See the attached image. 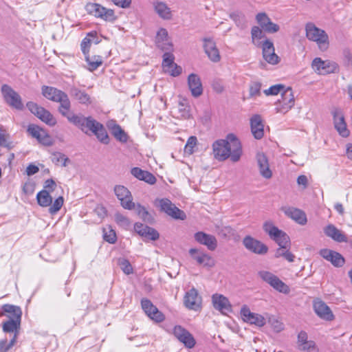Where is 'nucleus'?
I'll use <instances>...</instances> for the list:
<instances>
[{"label":"nucleus","instance_id":"e433bc0d","mask_svg":"<svg viewBox=\"0 0 352 352\" xmlns=\"http://www.w3.org/2000/svg\"><path fill=\"white\" fill-rule=\"evenodd\" d=\"M70 95L75 100H78L81 104L91 103L90 96L84 91H82L76 87H72L70 89Z\"/></svg>","mask_w":352,"mask_h":352},{"label":"nucleus","instance_id":"20e7f679","mask_svg":"<svg viewBox=\"0 0 352 352\" xmlns=\"http://www.w3.org/2000/svg\"><path fill=\"white\" fill-rule=\"evenodd\" d=\"M2 310L3 312H14L15 315L14 318L9 319L6 322H3L2 324V329L6 333H14V336H16V338L20 329L22 316V311L21 308L18 306L6 304L2 307Z\"/></svg>","mask_w":352,"mask_h":352},{"label":"nucleus","instance_id":"4c0bfd02","mask_svg":"<svg viewBox=\"0 0 352 352\" xmlns=\"http://www.w3.org/2000/svg\"><path fill=\"white\" fill-rule=\"evenodd\" d=\"M137 214L147 223H153L154 218L152 214L146 209V208L140 204H135V208Z\"/></svg>","mask_w":352,"mask_h":352},{"label":"nucleus","instance_id":"ddd939ff","mask_svg":"<svg viewBox=\"0 0 352 352\" xmlns=\"http://www.w3.org/2000/svg\"><path fill=\"white\" fill-rule=\"evenodd\" d=\"M189 254L199 265L204 267L212 268L216 264L214 258L199 249L191 248L189 250Z\"/></svg>","mask_w":352,"mask_h":352},{"label":"nucleus","instance_id":"f704fd0d","mask_svg":"<svg viewBox=\"0 0 352 352\" xmlns=\"http://www.w3.org/2000/svg\"><path fill=\"white\" fill-rule=\"evenodd\" d=\"M153 4L155 11L162 19L166 20L171 19L172 12L165 2L156 1Z\"/></svg>","mask_w":352,"mask_h":352},{"label":"nucleus","instance_id":"052dcab7","mask_svg":"<svg viewBox=\"0 0 352 352\" xmlns=\"http://www.w3.org/2000/svg\"><path fill=\"white\" fill-rule=\"evenodd\" d=\"M261 84L258 82H252L250 86V96L254 97L261 94Z\"/></svg>","mask_w":352,"mask_h":352},{"label":"nucleus","instance_id":"f8f14e48","mask_svg":"<svg viewBox=\"0 0 352 352\" xmlns=\"http://www.w3.org/2000/svg\"><path fill=\"white\" fill-rule=\"evenodd\" d=\"M114 192L124 209L131 210L135 208V203L132 201L131 192L125 186L122 185L116 186Z\"/></svg>","mask_w":352,"mask_h":352},{"label":"nucleus","instance_id":"c756f323","mask_svg":"<svg viewBox=\"0 0 352 352\" xmlns=\"http://www.w3.org/2000/svg\"><path fill=\"white\" fill-rule=\"evenodd\" d=\"M285 214L300 225L306 224L307 219L305 213L300 209L287 207L283 208Z\"/></svg>","mask_w":352,"mask_h":352},{"label":"nucleus","instance_id":"09e8293b","mask_svg":"<svg viewBox=\"0 0 352 352\" xmlns=\"http://www.w3.org/2000/svg\"><path fill=\"white\" fill-rule=\"evenodd\" d=\"M141 236L146 239L156 241L159 239L160 234L155 229L153 228H146V232H142Z\"/></svg>","mask_w":352,"mask_h":352},{"label":"nucleus","instance_id":"f3484780","mask_svg":"<svg viewBox=\"0 0 352 352\" xmlns=\"http://www.w3.org/2000/svg\"><path fill=\"white\" fill-rule=\"evenodd\" d=\"M243 245L248 250L256 254H265L268 251L267 245L250 236L243 239Z\"/></svg>","mask_w":352,"mask_h":352},{"label":"nucleus","instance_id":"79ce46f5","mask_svg":"<svg viewBox=\"0 0 352 352\" xmlns=\"http://www.w3.org/2000/svg\"><path fill=\"white\" fill-rule=\"evenodd\" d=\"M114 217L116 222L121 228L127 230L131 226V221L127 217L124 216V214L120 212H116L115 214Z\"/></svg>","mask_w":352,"mask_h":352},{"label":"nucleus","instance_id":"864d4df0","mask_svg":"<svg viewBox=\"0 0 352 352\" xmlns=\"http://www.w3.org/2000/svg\"><path fill=\"white\" fill-rule=\"evenodd\" d=\"M64 199L62 196L58 197L55 199L53 204L50 207L49 212L50 214H54L60 210L63 205Z\"/></svg>","mask_w":352,"mask_h":352},{"label":"nucleus","instance_id":"c9c22d12","mask_svg":"<svg viewBox=\"0 0 352 352\" xmlns=\"http://www.w3.org/2000/svg\"><path fill=\"white\" fill-rule=\"evenodd\" d=\"M177 118L181 119H188L191 117L190 107L186 99H182L178 103L177 109Z\"/></svg>","mask_w":352,"mask_h":352},{"label":"nucleus","instance_id":"9b49d317","mask_svg":"<svg viewBox=\"0 0 352 352\" xmlns=\"http://www.w3.org/2000/svg\"><path fill=\"white\" fill-rule=\"evenodd\" d=\"M159 207L162 212L174 219L184 220L186 218L185 212L178 208L168 199H160Z\"/></svg>","mask_w":352,"mask_h":352},{"label":"nucleus","instance_id":"c85d7f7f","mask_svg":"<svg viewBox=\"0 0 352 352\" xmlns=\"http://www.w3.org/2000/svg\"><path fill=\"white\" fill-rule=\"evenodd\" d=\"M314 309L319 317L327 320H332L333 319V314L330 308L322 300H318L314 301Z\"/></svg>","mask_w":352,"mask_h":352},{"label":"nucleus","instance_id":"cd10ccee","mask_svg":"<svg viewBox=\"0 0 352 352\" xmlns=\"http://www.w3.org/2000/svg\"><path fill=\"white\" fill-rule=\"evenodd\" d=\"M188 85L191 94L197 98L203 93V87L200 78L195 74H190L188 77Z\"/></svg>","mask_w":352,"mask_h":352},{"label":"nucleus","instance_id":"6ab92c4d","mask_svg":"<svg viewBox=\"0 0 352 352\" xmlns=\"http://www.w3.org/2000/svg\"><path fill=\"white\" fill-rule=\"evenodd\" d=\"M162 67L165 73L174 77L178 76L182 72V68L174 63V56L170 52L164 53Z\"/></svg>","mask_w":352,"mask_h":352},{"label":"nucleus","instance_id":"aec40b11","mask_svg":"<svg viewBox=\"0 0 352 352\" xmlns=\"http://www.w3.org/2000/svg\"><path fill=\"white\" fill-rule=\"evenodd\" d=\"M185 307L190 310L198 311L201 307V297L199 296L197 289L195 288L188 291L184 298Z\"/></svg>","mask_w":352,"mask_h":352},{"label":"nucleus","instance_id":"37998d69","mask_svg":"<svg viewBox=\"0 0 352 352\" xmlns=\"http://www.w3.org/2000/svg\"><path fill=\"white\" fill-rule=\"evenodd\" d=\"M86 61L89 65V70L94 71L102 64V58L100 56H94L92 57L86 56Z\"/></svg>","mask_w":352,"mask_h":352},{"label":"nucleus","instance_id":"2eb2a0df","mask_svg":"<svg viewBox=\"0 0 352 352\" xmlns=\"http://www.w3.org/2000/svg\"><path fill=\"white\" fill-rule=\"evenodd\" d=\"M243 321L261 327L265 324V318L261 314L251 312L247 305H243L240 311Z\"/></svg>","mask_w":352,"mask_h":352},{"label":"nucleus","instance_id":"a211bd4d","mask_svg":"<svg viewBox=\"0 0 352 352\" xmlns=\"http://www.w3.org/2000/svg\"><path fill=\"white\" fill-rule=\"evenodd\" d=\"M142 308L145 314L153 320L161 322L164 320V314L147 298L141 300Z\"/></svg>","mask_w":352,"mask_h":352},{"label":"nucleus","instance_id":"58836bf2","mask_svg":"<svg viewBox=\"0 0 352 352\" xmlns=\"http://www.w3.org/2000/svg\"><path fill=\"white\" fill-rule=\"evenodd\" d=\"M38 204L42 207L50 206L52 203V198L47 190H42L36 195Z\"/></svg>","mask_w":352,"mask_h":352},{"label":"nucleus","instance_id":"b1692460","mask_svg":"<svg viewBox=\"0 0 352 352\" xmlns=\"http://www.w3.org/2000/svg\"><path fill=\"white\" fill-rule=\"evenodd\" d=\"M212 300L214 309L222 314H226L232 311V306L228 299L222 294H213L212 296Z\"/></svg>","mask_w":352,"mask_h":352},{"label":"nucleus","instance_id":"69168bd1","mask_svg":"<svg viewBox=\"0 0 352 352\" xmlns=\"http://www.w3.org/2000/svg\"><path fill=\"white\" fill-rule=\"evenodd\" d=\"M308 336L305 331H301L298 335V344L300 347L308 341Z\"/></svg>","mask_w":352,"mask_h":352},{"label":"nucleus","instance_id":"7ed1b4c3","mask_svg":"<svg viewBox=\"0 0 352 352\" xmlns=\"http://www.w3.org/2000/svg\"><path fill=\"white\" fill-rule=\"evenodd\" d=\"M75 117L76 118L75 121L70 122L69 123L78 127L85 133H87L88 131H91L102 143L106 144L109 143L108 134L101 123L91 116L86 118L80 113L76 114Z\"/></svg>","mask_w":352,"mask_h":352},{"label":"nucleus","instance_id":"a878e982","mask_svg":"<svg viewBox=\"0 0 352 352\" xmlns=\"http://www.w3.org/2000/svg\"><path fill=\"white\" fill-rule=\"evenodd\" d=\"M332 113L333 116L334 126L339 134L344 138L349 136V131L346 129L344 118L341 111L336 109Z\"/></svg>","mask_w":352,"mask_h":352},{"label":"nucleus","instance_id":"9d476101","mask_svg":"<svg viewBox=\"0 0 352 352\" xmlns=\"http://www.w3.org/2000/svg\"><path fill=\"white\" fill-rule=\"evenodd\" d=\"M1 92L6 102L12 108L18 110L23 109V104L19 94L8 85L1 87Z\"/></svg>","mask_w":352,"mask_h":352},{"label":"nucleus","instance_id":"338daca9","mask_svg":"<svg viewBox=\"0 0 352 352\" xmlns=\"http://www.w3.org/2000/svg\"><path fill=\"white\" fill-rule=\"evenodd\" d=\"M56 187L55 182L52 179H47L44 184V190H47L50 192L53 191Z\"/></svg>","mask_w":352,"mask_h":352},{"label":"nucleus","instance_id":"0e129e2a","mask_svg":"<svg viewBox=\"0 0 352 352\" xmlns=\"http://www.w3.org/2000/svg\"><path fill=\"white\" fill-rule=\"evenodd\" d=\"M279 25L272 22L270 20L263 30L268 33H275L279 30Z\"/></svg>","mask_w":352,"mask_h":352},{"label":"nucleus","instance_id":"393cba45","mask_svg":"<svg viewBox=\"0 0 352 352\" xmlns=\"http://www.w3.org/2000/svg\"><path fill=\"white\" fill-rule=\"evenodd\" d=\"M195 239L200 244L206 245L209 250L213 251L217 247V240L214 236L204 232L195 234Z\"/></svg>","mask_w":352,"mask_h":352},{"label":"nucleus","instance_id":"0eeeda50","mask_svg":"<svg viewBox=\"0 0 352 352\" xmlns=\"http://www.w3.org/2000/svg\"><path fill=\"white\" fill-rule=\"evenodd\" d=\"M26 107L31 113L47 125L53 126L56 124L57 122L54 116L49 111L38 106L36 103L28 102L26 104Z\"/></svg>","mask_w":352,"mask_h":352},{"label":"nucleus","instance_id":"7c9ffc66","mask_svg":"<svg viewBox=\"0 0 352 352\" xmlns=\"http://www.w3.org/2000/svg\"><path fill=\"white\" fill-rule=\"evenodd\" d=\"M251 131L254 137L260 140L264 135V125L261 117L259 115H254L250 120Z\"/></svg>","mask_w":352,"mask_h":352},{"label":"nucleus","instance_id":"603ef678","mask_svg":"<svg viewBox=\"0 0 352 352\" xmlns=\"http://www.w3.org/2000/svg\"><path fill=\"white\" fill-rule=\"evenodd\" d=\"M16 343V336L10 340L8 343L7 339L0 340V352H7Z\"/></svg>","mask_w":352,"mask_h":352},{"label":"nucleus","instance_id":"de8ad7c7","mask_svg":"<svg viewBox=\"0 0 352 352\" xmlns=\"http://www.w3.org/2000/svg\"><path fill=\"white\" fill-rule=\"evenodd\" d=\"M141 236L146 239L156 241L159 239L160 234L155 229L153 228H146V232H142Z\"/></svg>","mask_w":352,"mask_h":352},{"label":"nucleus","instance_id":"1a4fd4ad","mask_svg":"<svg viewBox=\"0 0 352 352\" xmlns=\"http://www.w3.org/2000/svg\"><path fill=\"white\" fill-rule=\"evenodd\" d=\"M294 96L290 87L285 89L281 94V99L276 102V113H286L294 106Z\"/></svg>","mask_w":352,"mask_h":352},{"label":"nucleus","instance_id":"c03bdc74","mask_svg":"<svg viewBox=\"0 0 352 352\" xmlns=\"http://www.w3.org/2000/svg\"><path fill=\"white\" fill-rule=\"evenodd\" d=\"M52 161L55 164L61 163L64 167L67 166V163L70 162L69 159L65 154L58 152L53 153Z\"/></svg>","mask_w":352,"mask_h":352},{"label":"nucleus","instance_id":"39448f33","mask_svg":"<svg viewBox=\"0 0 352 352\" xmlns=\"http://www.w3.org/2000/svg\"><path fill=\"white\" fill-rule=\"evenodd\" d=\"M306 36L317 43L319 49L325 51L329 47V36L324 30L317 28L314 23H309L305 27Z\"/></svg>","mask_w":352,"mask_h":352},{"label":"nucleus","instance_id":"3c124183","mask_svg":"<svg viewBox=\"0 0 352 352\" xmlns=\"http://www.w3.org/2000/svg\"><path fill=\"white\" fill-rule=\"evenodd\" d=\"M252 42L257 46L260 45V43L256 42V40L261 39L265 36L262 30L257 27L254 26L251 31Z\"/></svg>","mask_w":352,"mask_h":352},{"label":"nucleus","instance_id":"5fc2aeb1","mask_svg":"<svg viewBox=\"0 0 352 352\" xmlns=\"http://www.w3.org/2000/svg\"><path fill=\"white\" fill-rule=\"evenodd\" d=\"M197 142V140L195 136H190L186 144L184 152L188 155L192 154L194 152L193 148L196 146Z\"/></svg>","mask_w":352,"mask_h":352},{"label":"nucleus","instance_id":"49530a36","mask_svg":"<svg viewBox=\"0 0 352 352\" xmlns=\"http://www.w3.org/2000/svg\"><path fill=\"white\" fill-rule=\"evenodd\" d=\"M272 239L274 240L280 247L287 248L289 244V237L284 232L278 234L277 236L274 237Z\"/></svg>","mask_w":352,"mask_h":352},{"label":"nucleus","instance_id":"8fccbe9b","mask_svg":"<svg viewBox=\"0 0 352 352\" xmlns=\"http://www.w3.org/2000/svg\"><path fill=\"white\" fill-rule=\"evenodd\" d=\"M103 232V238L104 241L111 244L114 243L116 241V232L113 230L111 229L110 228H108V230L104 228Z\"/></svg>","mask_w":352,"mask_h":352},{"label":"nucleus","instance_id":"13d9d810","mask_svg":"<svg viewBox=\"0 0 352 352\" xmlns=\"http://www.w3.org/2000/svg\"><path fill=\"white\" fill-rule=\"evenodd\" d=\"M299 349L307 352H318V349L313 340H308L304 344L301 345Z\"/></svg>","mask_w":352,"mask_h":352},{"label":"nucleus","instance_id":"2f4dec72","mask_svg":"<svg viewBox=\"0 0 352 352\" xmlns=\"http://www.w3.org/2000/svg\"><path fill=\"white\" fill-rule=\"evenodd\" d=\"M156 45L163 51L172 50V44L168 38V32L164 28H161L157 33Z\"/></svg>","mask_w":352,"mask_h":352},{"label":"nucleus","instance_id":"4d7b16f0","mask_svg":"<svg viewBox=\"0 0 352 352\" xmlns=\"http://www.w3.org/2000/svg\"><path fill=\"white\" fill-rule=\"evenodd\" d=\"M119 265L121 270L126 274H130L133 273V267L129 261L125 258H121L119 260Z\"/></svg>","mask_w":352,"mask_h":352},{"label":"nucleus","instance_id":"dca6fc26","mask_svg":"<svg viewBox=\"0 0 352 352\" xmlns=\"http://www.w3.org/2000/svg\"><path fill=\"white\" fill-rule=\"evenodd\" d=\"M173 334L177 339L188 349L195 346L196 341L192 335L180 325L175 326L173 329Z\"/></svg>","mask_w":352,"mask_h":352},{"label":"nucleus","instance_id":"6e6d98bb","mask_svg":"<svg viewBox=\"0 0 352 352\" xmlns=\"http://www.w3.org/2000/svg\"><path fill=\"white\" fill-rule=\"evenodd\" d=\"M36 139L40 143L45 146H51L53 144L52 138L44 130L42 131V132L39 134V137H38Z\"/></svg>","mask_w":352,"mask_h":352},{"label":"nucleus","instance_id":"412c9836","mask_svg":"<svg viewBox=\"0 0 352 352\" xmlns=\"http://www.w3.org/2000/svg\"><path fill=\"white\" fill-rule=\"evenodd\" d=\"M204 49L208 58L214 62L218 63L221 60V56L216 43L210 38H204L203 39Z\"/></svg>","mask_w":352,"mask_h":352},{"label":"nucleus","instance_id":"ea45409f","mask_svg":"<svg viewBox=\"0 0 352 352\" xmlns=\"http://www.w3.org/2000/svg\"><path fill=\"white\" fill-rule=\"evenodd\" d=\"M111 133L116 140L121 142H126L127 141V135L118 124H114L111 127Z\"/></svg>","mask_w":352,"mask_h":352},{"label":"nucleus","instance_id":"4be33fe9","mask_svg":"<svg viewBox=\"0 0 352 352\" xmlns=\"http://www.w3.org/2000/svg\"><path fill=\"white\" fill-rule=\"evenodd\" d=\"M319 254L322 258L331 262V264L336 267L343 266L345 263L344 258L336 251L329 249H322Z\"/></svg>","mask_w":352,"mask_h":352},{"label":"nucleus","instance_id":"6e6552de","mask_svg":"<svg viewBox=\"0 0 352 352\" xmlns=\"http://www.w3.org/2000/svg\"><path fill=\"white\" fill-rule=\"evenodd\" d=\"M258 276L263 280L267 283L271 287L279 292L283 294H288L289 292V287L272 273L263 270L258 272Z\"/></svg>","mask_w":352,"mask_h":352},{"label":"nucleus","instance_id":"f03ea898","mask_svg":"<svg viewBox=\"0 0 352 352\" xmlns=\"http://www.w3.org/2000/svg\"><path fill=\"white\" fill-rule=\"evenodd\" d=\"M41 91L47 99L60 104L58 111L69 122L75 121L76 113L71 110V102L66 93L55 87L45 85L42 87Z\"/></svg>","mask_w":352,"mask_h":352},{"label":"nucleus","instance_id":"4468645a","mask_svg":"<svg viewBox=\"0 0 352 352\" xmlns=\"http://www.w3.org/2000/svg\"><path fill=\"white\" fill-rule=\"evenodd\" d=\"M311 65L313 69L321 75L334 73L338 69L336 63L330 60H322L320 58H314Z\"/></svg>","mask_w":352,"mask_h":352},{"label":"nucleus","instance_id":"e2e57ef3","mask_svg":"<svg viewBox=\"0 0 352 352\" xmlns=\"http://www.w3.org/2000/svg\"><path fill=\"white\" fill-rule=\"evenodd\" d=\"M43 129H42L41 128H40L39 126H36V125H34V124H30L29 125L28 128V133L33 137V138H35L36 139L39 137V134L42 132Z\"/></svg>","mask_w":352,"mask_h":352},{"label":"nucleus","instance_id":"680f3d73","mask_svg":"<svg viewBox=\"0 0 352 352\" xmlns=\"http://www.w3.org/2000/svg\"><path fill=\"white\" fill-rule=\"evenodd\" d=\"M256 19L258 23L262 28V29H263L266 26L267 23L270 21V19L264 12L258 13L256 16Z\"/></svg>","mask_w":352,"mask_h":352},{"label":"nucleus","instance_id":"72a5a7b5","mask_svg":"<svg viewBox=\"0 0 352 352\" xmlns=\"http://www.w3.org/2000/svg\"><path fill=\"white\" fill-rule=\"evenodd\" d=\"M131 173L135 177L140 180L144 181L149 184H154L156 182V178L152 173L143 170L140 168H133Z\"/></svg>","mask_w":352,"mask_h":352},{"label":"nucleus","instance_id":"a19ab883","mask_svg":"<svg viewBox=\"0 0 352 352\" xmlns=\"http://www.w3.org/2000/svg\"><path fill=\"white\" fill-rule=\"evenodd\" d=\"M263 230L272 239H274V237L277 236L278 234L283 232L282 230H279L270 221H267L264 223Z\"/></svg>","mask_w":352,"mask_h":352},{"label":"nucleus","instance_id":"a18cd8bd","mask_svg":"<svg viewBox=\"0 0 352 352\" xmlns=\"http://www.w3.org/2000/svg\"><path fill=\"white\" fill-rule=\"evenodd\" d=\"M230 17L240 28L243 29L246 27L247 22L244 14L242 13L234 12L230 14Z\"/></svg>","mask_w":352,"mask_h":352},{"label":"nucleus","instance_id":"423d86ee","mask_svg":"<svg viewBox=\"0 0 352 352\" xmlns=\"http://www.w3.org/2000/svg\"><path fill=\"white\" fill-rule=\"evenodd\" d=\"M85 10L89 14L107 22L113 23L118 19L113 10L107 8L99 3H88L85 6Z\"/></svg>","mask_w":352,"mask_h":352},{"label":"nucleus","instance_id":"473e14b6","mask_svg":"<svg viewBox=\"0 0 352 352\" xmlns=\"http://www.w3.org/2000/svg\"><path fill=\"white\" fill-rule=\"evenodd\" d=\"M324 234L337 242H347V237L334 225L329 224L324 228Z\"/></svg>","mask_w":352,"mask_h":352},{"label":"nucleus","instance_id":"bf43d9fd","mask_svg":"<svg viewBox=\"0 0 352 352\" xmlns=\"http://www.w3.org/2000/svg\"><path fill=\"white\" fill-rule=\"evenodd\" d=\"M285 87L282 85H275L270 87L269 89L264 90V94L266 96H275L281 92Z\"/></svg>","mask_w":352,"mask_h":352},{"label":"nucleus","instance_id":"bb28decb","mask_svg":"<svg viewBox=\"0 0 352 352\" xmlns=\"http://www.w3.org/2000/svg\"><path fill=\"white\" fill-rule=\"evenodd\" d=\"M257 166L261 175L265 179H270L272 177V171L270 168L267 157L264 153L256 155Z\"/></svg>","mask_w":352,"mask_h":352},{"label":"nucleus","instance_id":"f257e3e1","mask_svg":"<svg viewBox=\"0 0 352 352\" xmlns=\"http://www.w3.org/2000/svg\"><path fill=\"white\" fill-rule=\"evenodd\" d=\"M214 157L219 161L230 158L233 162L240 160L242 155L241 142L232 133L228 134L226 140H218L212 144Z\"/></svg>","mask_w":352,"mask_h":352},{"label":"nucleus","instance_id":"774afa93","mask_svg":"<svg viewBox=\"0 0 352 352\" xmlns=\"http://www.w3.org/2000/svg\"><path fill=\"white\" fill-rule=\"evenodd\" d=\"M91 40L90 38L86 37L85 38L81 43V50L84 54H86L89 52V49L90 47Z\"/></svg>","mask_w":352,"mask_h":352},{"label":"nucleus","instance_id":"5701e85b","mask_svg":"<svg viewBox=\"0 0 352 352\" xmlns=\"http://www.w3.org/2000/svg\"><path fill=\"white\" fill-rule=\"evenodd\" d=\"M263 57L270 64L275 65L279 62V57L275 54L274 44L266 39L263 45Z\"/></svg>","mask_w":352,"mask_h":352}]
</instances>
